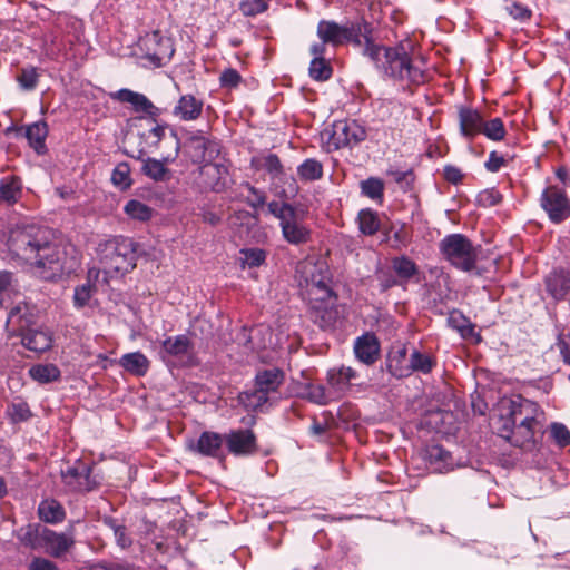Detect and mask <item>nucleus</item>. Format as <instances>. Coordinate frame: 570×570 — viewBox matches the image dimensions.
I'll list each match as a JSON object with an SVG mask.
<instances>
[{"label": "nucleus", "instance_id": "f257e3e1", "mask_svg": "<svg viewBox=\"0 0 570 570\" xmlns=\"http://www.w3.org/2000/svg\"><path fill=\"white\" fill-rule=\"evenodd\" d=\"M543 411L540 405L521 395L503 397L492 417L498 434L511 445L532 451L537 445V434L541 432Z\"/></svg>", "mask_w": 570, "mask_h": 570}, {"label": "nucleus", "instance_id": "f03ea898", "mask_svg": "<svg viewBox=\"0 0 570 570\" xmlns=\"http://www.w3.org/2000/svg\"><path fill=\"white\" fill-rule=\"evenodd\" d=\"M8 248L14 257L33 266L43 279H53L63 273V253L47 227L28 225L11 230Z\"/></svg>", "mask_w": 570, "mask_h": 570}, {"label": "nucleus", "instance_id": "7ed1b4c3", "mask_svg": "<svg viewBox=\"0 0 570 570\" xmlns=\"http://www.w3.org/2000/svg\"><path fill=\"white\" fill-rule=\"evenodd\" d=\"M362 55L374 65L384 78L394 81L406 80L413 85H421L425 81L424 71L413 63L403 42L392 47L377 43L373 31L370 38L366 37Z\"/></svg>", "mask_w": 570, "mask_h": 570}, {"label": "nucleus", "instance_id": "20e7f679", "mask_svg": "<svg viewBox=\"0 0 570 570\" xmlns=\"http://www.w3.org/2000/svg\"><path fill=\"white\" fill-rule=\"evenodd\" d=\"M373 31L372 23L364 18L346 21L345 23L322 19L316 26V36L320 41L311 46H314L316 52H322L323 50L328 52V48L336 50L345 45L363 49L366 45V37L370 38Z\"/></svg>", "mask_w": 570, "mask_h": 570}, {"label": "nucleus", "instance_id": "39448f33", "mask_svg": "<svg viewBox=\"0 0 570 570\" xmlns=\"http://www.w3.org/2000/svg\"><path fill=\"white\" fill-rule=\"evenodd\" d=\"M137 243L125 236L112 237L98 246V257L106 275L126 274L136 267Z\"/></svg>", "mask_w": 570, "mask_h": 570}, {"label": "nucleus", "instance_id": "423d86ee", "mask_svg": "<svg viewBox=\"0 0 570 570\" xmlns=\"http://www.w3.org/2000/svg\"><path fill=\"white\" fill-rule=\"evenodd\" d=\"M268 212L279 220L283 238L291 245L299 246L312 239L311 228L304 224V210L291 203L273 200Z\"/></svg>", "mask_w": 570, "mask_h": 570}, {"label": "nucleus", "instance_id": "0eeeda50", "mask_svg": "<svg viewBox=\"0 0 570 570\" xmlns=\"http://www.w3.org/2000/svg\"><path fill=\"white\" fill-rule=\"evenodd\" d=\"M27 306H16L8 314V324L17 326L22 345L29 351L43 353L52 347L53 334L48 327H32Z\"/></svg>", "mask_w": 570, "mask_h": 570}, {"label": "nucleus", "instance_id": "6e6552de", "mask_svg": "<svg viewBox=\"0 0 570 570\" xmlns=\"http://www.w3.org/2000/svg\"><path fill=\"white\" fill-rule=\"evenodd\" d=\"M441 255L453 267L471 272L476 267L480 246H475L464 234H449L439 243Z\"/></svg>", "mask_w": 570, "mask_h": 570}, {"label": "nucleus", "instance_id": "1a4fd4ad", "mask_svg": "<svg viewBox=\"0 0 570 570\" xmlns=\"http://www.w3.org/2000/svg\"><path fill=\"white\" fill-rule=\"evenodd\" d=\"M366 129L354 119L334 121L321 132L327 151L353 148L366 139Z\"/></svg>", "mask_w": 570, "mask_h": 570}, {"label": "nucleus", "instance_id": "9d476101", "mask_svg": "<svg viewBox=\"0 0 570 570\" xmlns=\"http://www.w3.org/2000/svg\"><path fill=\"white\" fill-rule=\"evenodd\" d=\"M137 47L141 52V58L146 59L154 68L165 66L175 53L173 39L159 30L139 37Z\"/></svg>", "mask_w": 570, "mask_h": 570}, {"label": "nucleus", "instance_id": "9b49d317", "mask_svg": "<svg viewBox=\"0 0 570 570\" xmlns=\"http://www.w3.org/2000/svg\"><path fill=\"white\" fill-rule=\"evenodd\" d=\"M188 141L193 149V161L203 165V169H213L218 176L227 174L226 166L213 164L220 154V142L216 138L205 136L204 131L193 132Z\"/></svg>", "mask_w": 570, "mask_h": 570}, {"label": "nucleus", "instance_id": "f8f14e48", "mask_svg": "<svg viewBox=\"0 0 570 570\" xmlns=\"http://www.w3.org/2000/svg\"><path fill=\"white\" fill-rule=\"evenodd\" d=\"M65 485L76 493H89L101 485L99 475L94 474V464L77 460L72 465L61 471Z\"/></svg>", "mask_w": 570, "mask_h": 570}, {"label": "nucleus", "instance_id": "ddd939ff", "mask_svg": "<svg viewBox=\"0 0 570 570\" xmlns=\"http://www.w3.org/2000/svg\"><path fill=\"white\" fill-rule=\"evenodd\" d=\"M540 206L553 224H560L570 217V199L564 189L558 186L543 189Z\"/></svg>", "mask_w": 570, "mask_h": 570}, {"label": "nucleus", "instance_id": "4468645a", "mask_svg": "<svg viewBox=\"0 0 570 570\" xmlns=\"http://www.w3.org/2000/svg\"><path fill=\"white\" fill-rule=\"evenodd\" d=\"M227 451L234 456H252L258 453L259 445L252 429H233L224 434Z\"/></svg>", "mask_w": 570, "mask_h": 570}, {"label": "nucleus", "instance_id": "2eb2a0df", "mask_svg": "<svg viewBox=\"0 0 570 570\" xmlns=\"http://www.w3.org/2000/svg\"><path fill=\"white\" fill-rule=\"evenodd\" d=\"M170 140L174 144L173 153H169L167 156H165L163 160L150 157L144 160L141 171L155 181H166L169 179L170 170L166 167V164L174 161L178 157L180 150V139L176 130H170Z\"/></svg>", "mask_w": 570, "mask_h": 570}, {"label": "nucleus", "instance_id": "dca6fc26", "mask_svg": "<svg viewBox=\"0 0 570 570\" xmlns=\"http://www.w3.org/2000/svg\"><path fill=\"white\" fill-rule=\"evenodd\" d=\"M110 98L121 104H129L135 112H144L156 121L159 116L157 108L144 94L132 91L127 88L119 89L109 94Z\"/></svg>", "mask_w": 570, "mask_h": 570}, {"label": "nucleus", "instance_id": "f3484780", "mask_svg": "<svg viewBox=\"0 0 570 570\" xmlns=\"http://www.w3.org/2000/svg\"><path fill=\"white\" fill-rule=\"evenodd\" d=\"M358 376V373L353 367L342 365L327 371L326 382L336 399L341 400L351 390L353 382Z\"/></svg>", "mask_w": 570, "mask_h": 570}, {"label": "nucleus", "instance_id": "a211bd4d", "mask_svg": "<svg viewBox=\"0 0 570 570\" xmlns=\"http://www.w3.org/2000/svg\"><path fill=\"white\" fill-rule=\"evenodd\" d=\"M41 541L40 548L55 558L62 557L75 544L72 534L58 533L49 528H42Z\"/></svg>", "mask_w": 570, "mask_h": 570}, {"label": "nucleus", "instance_id": "6ab92c4d", "mask_svg": "<svg viewBox=\"0 0 570 570\" xmlns=\"http://www.w3.org/2000/svg\"><path fill=\"white\" fill-rule=\"evenodd\" d=\"M458 120L460 134L465 139L472 140L481 134L484 118L479 110L469 106H459Z\"/></svg>", "mask_w": 570, "mask_h": 570}, {"label": "nucleus", "instance_id": "aec40b11", "mask_svg": "<svg viewBox=\"0 0 570 570\" xmlns=\"http://www.w3.org/2000/svg\"><path fill=\"white\" fill-rule=\"evenodd\" d=\"M380 341L374 333H365L354 342L355 357L365 365H373L380 358Z\"/></svg>", "mask_w": 570, "mask_h": 570}, {"label": "nucleus", "instance_id": "412c9836", "mask_svg": "<svg viewBox=\"0 0 570 570\" xmlns=\"http://www.w3.org/2000/svg\"><path fill=\"white\" fill-rule=\"evenodd\" d=\"M223 443L224 434L204 431L200 433L196 444L191 446V450L203 456L224 460Z\"/></svg>", "mask_w": 570, "mask_h": 570}, {"label": "nucleus", "instance_id": "4be33fe9", "mask_svg": "<svg viewBox=\"0 0 570 570\" xmlns=\"http://www.w3.org/2000/svg\"><path fill=\"white\" fill-rule=\"evenodd\" d=\"M391 269L401 282L402 287L406 288L411 282L421 281V271L417 264L406 255H400L391 258Z\"/></svg>", "mask_w": 570, "mask_h": 570}, {"label": "nucleus", "instance_id": "5701e85b", "mask_svg": "<svg viewBox=\"0 0 570 570\" xmlns=\"http://www.w3.org/2000/svg\"><path fill=\"white\" fill-rule=\"evenodd\" d=\"M407 346L405 343L396 342L389 351L386 367L389 373L397 379L409 376Z\"/></svg>", "mask_w": 570, "mask_h": 570}, {"label": "nucleus", "instance_id": "b1692460", "mask_svg": "<svg viewBox=\"0 0 570 570\" xmlns=\"http://www.w3.org/2000/svg\"><path fill=\"white\" fill-rule=\"evenodd\" d=\"M285 373L278 367L261 370L256 373L254 379V386L272 395L277 393L279 387L284 384Z\"/></svg>", "mask_w": 570, "mask_h": 570}, {"label": "nucleus", "instance_id": "393cba45", "mask_svg": "<svg viewBox=\"0 0 570 570\" xmlns=\"http://www.w3.org/2000/svg\"><path fill=\"white\" fill-rule=\"evenodd\" d=\"M204 101L191 94L180 96L173 109V115L183 121H194L203 112Z\"/></svg>", "mask_w": 570, "mask_h": 570}, {"label": "nucleus", "instance_id": "a878e982", "mask_svg": "<svg viewBox=\"0 0 570 570\" xmlns=\"http://www.w3.org/2000/svg\"><path fill=\"white\" fill-rule=\"evenodd\" d=\"M547 292L556 299H563L570 292V271L558 268L553 269L546 277Z\"/></svg>", "mask_w": 570, "mask_h": 570}, {"label": "nucleus", "instance_id": "bb28decb", "mask_svg": "<svg viewBox=\"0 0 570 570\" xmlns=\"http://www.w3.org/2000/svg\"><path fill=\"white\" fill-rule=\"evenodd\" d=\"M194 348L191 340L185 335L179 334L176 336H169L161 342V357L183 358L189 354Z\"/></svg>", "mask_w": 570, "mask_h": 570}, {"label": "nucleus", "instance_id": "cd10ccee", "mask_svg": "<svg viewBox=\"0 0 570 570\" xmlns=\"http://www.w3.org/2000/svg\"><path fill=\"white\" fill-rule=\"evenodd\" d=\"M309 53L313 57L308 67L309 77L316 81L328 80L333 75V67L331 58H327V51L316 52L314 46H311Z\"/></svg>", "mask_w": 570, "mask_h": 570}, {"label": "nucleus", "instance_id": "c85d7f7f", "mask_svg": "<svg viewBox=\"0 0 570 570\" xmlns=\"http://www.w3.org/2000/svg\"><path fill=\"white\" fill-rule=\"evenodd\" d=\"M311 318L322 330L333 328L340 318L336 304L316 305L311 307Z\"/></svg>", "mask_w": 570, "mask_h": 570}, {"label": "nucleus", "instance_id": "c756f323", "mask_svg": "<svg viewBox=\"0 0 570 570\" xmlns=\"http://www.w3.org/2000/svg\"><path fill=\"white\" fill-rule=\"evenodd\" d=\"M425 458L438 472L449 471L454 466L452 454L439 444L429 445L425 450Z\"/></svg>", "mask_w": 570, "mask_h": 570}, {"label": "nucleus", "instance_id": "7c9ffc66", "mask_svg": "<svg viewBox=\"0 0 570 570\" xmlns=\"http://www.w3.org/2000/svg\"><path fill=\"white\" fill-rule=\"evenodd\" d=\"M22 193V180L19 176L10 175L0 179V204L14 205Z\"/></svg>", "mask_w": 570, "mask_h": 570}, {"label": "nucleus", "instance_id": "2f4dec72", "mask_svg": "<svg viewBox=\"0 0 570 570\" xmlns=\"http://www.w3.org/2000/svg\"><path fill=\"white\" fill-rule=\"evenodd\" d=\"M38 515L46 523H59L66 518L63 505L56 499H43L38 505Z\"/></svg>", "mask_w": 570, "mask_h": 570}, {"label": "nucleus", "instance_id": "473e14b6", "mask_svg": "<svg viewBox=\"0 0 570 570\" xmlns=\"http://www.w3.org/2000/svg\"><path fill=\"white\" fill-rule=\"evenodd\" d=\"M48 136V126L45 121H36L26 127V138L33 150L42 155L46 153V138Z\"/></svg>", "mask_w": 570, "mask_h": 570}, {"label": "nucleus", "instance_id": "72a5a7b5", "mask_svg": "<svg viewBox=\"0 0 570 570\" xmlns=\"http://www.w3.org/2000/svg\"><path fill=\"white\" fill-rule=\"evenodd\" d=\"M303 273L305 274V287L306 293L309 292L312 287H321L327 288L331 287V276L327 269H324L322 266L317 265H305Z\"/></svg>", "mask_w": 570, "mask_h": 570}, {"label": "nucleus", "instance_id": "f704fd0d", "mask_svg": "<svg viewBox=\"0 0 570 570\" xmlns=\"http://www.w3.org/2000/svg\"><path fill=\"white\" fill-rule=\"evenodd\" d=\"M102 523L112 531L116 544L121 550H127L132 546V537L129 533L127 527L119 519L105 515L102 518Z\"/></svg>", "mask_w": 570, "mask_h": 570}, {"label": "nucleus", "instance_id": "c9c22d12", "mask_svg": "<svg viewBox=\"0 0 570 570\" xmlns=\"http://www.w3.org/2000/svg\"><path fill=\"white\" fill-rule=\"evenodd\" d=\"M119 364L130 374L144 376L150 366L149 360L141 352L127 353L121 356Z\"/></svg>", "mask_w": 570, "mask_h": 570}, {"label": "nucleus", "instance_id": "e433bc0d", "mask_svg": "<svg viewBox=\"0 0 570 570\" xmlns=\"http://www.w3.org/2000/svg\"><path fill=\"white\" fill-rule=\"evenodd\" d=\"M28 373L39 384H49L59 381L61 377L59 367L51 363L32 365Z\"/></svg>", "mask_w": 570, "mask_h": 570}, {"label": "nucleus", "instance_id": "4c0bfd02", "mask_svg": "<svg viewBox=\"0 0 570 570\" xmlns=\"http://www.w3.org/2000/svg\"><path fill=\"white\" fill-rule=\"evenodd\" d=\"M360 232L365 236H373L381 229V219L376 210L363 208L357 214Z\"/></svg>", "mask_w": 570, "mask_h": 570}, {"label": "nucleus", "instance_id": "58836bf2", "mask_svg": "<svg viewBox=\"0 0 570 570\" xmlns=\"http://www.w3.org/2000/svg\"><path fill=\"white\" fill-rule=\"evenodd\" d=\"M42 525L36 523H29L24 527H21L16 535L20 543L30 549H39L41 547V533Z\"/></svg>", "mask_w": 570, "mask_h": 570}, {"label": "nucleus", "instance_id": "ea45409f", "mask_svg": "<svg viewBox=\"0 0 570 570\" xmlns=\"http://www.w3.org/2000/svg\"><path fill=\"white\" fill-rule=\"evenodd\" d=\"M238 399L244 407L252 411H262L263 407L272 400L269 395L256 386H254L253 390L242 392Z\"/></svg>", "mask_w": 570, "mask_h": 570}, {"label": "nucleus", "instance_id": "a19ab883", "mask_svg": "<svg viewBox=\"0 0 570 570\" xmlns=\"http://www.w3.org/2000/svg\"><path fill=\"white\" fill-rule=\"evenodd\" d=\"M361 194L379 204L383 203L385 185L379 177H368L360 183Z\"/></svg>", "mask_w": 570, "mask_h": 570}, {"label": "nucleus", "instance_id": "79ce46f5", "mask_svg": "<svg viewBox=\"0 0 570 570\" xmlns=\"http://www.w3.org/2000/svg\"><path fill=\"white\" fill-rule=\"evenodd\" d=\"M436 362L433 357L428 354H423L417 350L411 353L409 362V376L414 372L429 374L433 371Z\"/></svg>", "mask_w": 570, "mask_h": 570}, {"label": "nucleus", "instance_id": "37998d69", "mask_svg": "<svg viewBox=\"0 0 570 570\" xmlns=\"http://www.w3.org/2000/svg\"><path fill=\"white\" fill-rule=\"evenodd\" d=\"M323 174V164L315 158H307L297 167V175L303 181L318 180Z\"/></svg>", "mask_w": 570, "mask_h": 570}, {"label": "nucleus", "instance_id": "c03bdc74", "mask_svg": "<svg viewBox=\"0 0 570 570\" xmlns=\"http://www.w3.org/2000/svg\"><path fill=\"white\" fill-rule=\"evenodd\" d=\"M307 399L318 405H326L331 402L338 401L332 393L330 385L311 384L307 387Z\"/></svg>", "mask_w": 570, "mask_h": 570}, {"label": "nucleus", "instance_id": "a18cd8bd", "mask_svg": "<svg viewBox=\"0 0 570 570\" xmlns=\"http://www.w3.org/2000/svg\"><path fill=\"white\" fill-rule=\"evenodd\" d=\"M306 295L311 307H315L316 305L336 304L337 302V295L334 293L332 287H312Z\"/></svg>", "mask_w": 570, "mask_h": 570}, {"label": "nucleus", "instance_id": "49530a36", "mask_svg": "<svg viewBox=\"0 0 570 570\" xmlns=\"http://www.w3.org/2000/svg\"><path fill=\"white\" fill-rule=\"evenodd\" d=\"M124 212L132 219L147 222L151 218L154 209L140 200L130 199L126 203Z\"/></svg>", "mask_w": 570, "mask_h": 570}, {"label": "nucleus", "instance_id": "de8ad7c7", "mask_svg": "<svg viewBox=\"0 0 570 570\" xmlns=\"http://www.w3.org/2000/svg\"><path fill=\"white\" fill-rule=\"evenodd\" d=\"M80 570H146L128 561H99L96 563H85Z\"/></svg>", "mask_w": 570, "mask_h": 570}, {"label": "nucleus", "instance_id": "09e8293b", "mask_svg": "<svg viewBox=\"0 0 570 570\" xmlns=\"http://www.w3.org/2000/svg\"><path fill=\"white\" fill-rule=\"evenodd\" d=\"M40 75L36 67L28 66L20 69L16 77L19 87L24 91H32L39 83Z\"/></svg>", "mask_w": 570, "mask_h": 570}, {"label": "nucleus", "instance_id": "8fccbe9b", "mask_svg": "<svg viewBox=\"0 0 570 570\" xmlns=\"http://www.w3.org/2000/svg\"><path fill=\"white\" fill-rule=\"evenodd\" d=\"M481 134L492 141H501L504 139L507 130L502 119L495 117L490 120H483Z\"/></svg>", "mask_w": 570, "mask_h": 570}, {"label": "nucleus", "instance_id": "3c124183", "mask_svg": "<svg viewBox=\"0 0 570 570\" xmlns=\"http://www.w3.org/2000/svg\"><path fill=\"white\" fill-rule=\"evenodd\" d=\"M240 189V196L252 208L256 209L265 204L266 194L263 190L257 189L249 183H243Z\"/></svg>", "mask_w": 570, "mask_h": 570}, {"label": "nucleus", "instance_id": "603ef678", "mask_svg": "<svg viewBox=\"0 0 570 570\" xmlns=\"http://www.w3.org/2000/svg\"><path fill=\"white\" fill-rule=\"evenodd\" d=\"M239 254L243 265H247L249 268L262 266L267 258V252L258 247L242 248Z\"/></svg>", "mask_w": 570, "mask_h": 570}, {"label": "nucleus", "instance_id": "864d4df0", "mask_svg": "<svg viewBox=\"0 0 570 570\" xmlns=\"http://www.w3.org/2000/svg\"><path fill=\"white\" fill-rule=\"evenodd\" d=\"M271 0H238V10L245 17H256L268 9Z\"/></svg>", "mask_w": 570, "mask_h": 570}, {"label": "nucleus", "instance_id": "5fc2aeb1", "mask_svg": "<svg viewBox=\"0 0 570 570\" xmlns=\"http://www.w3.org/2000/svg\"><path fill=\"white\" fill-rule=\"evenodd\" d=\"M111 181L121 190L128 189L131 186L130 168L127 163H120L115 167L111 174Z\"/></svg>", "mask_w": 570, "mask_h": 570}, {"label": "nucleus", "instance_id": "6e6d98bb", "mask_svg": "<svg viewBox=\"0 0 570 570\" xmlns=\"http://www.w3.org/2000/svg\"><path fill=\"white\" fill-rule=\"evenodd\" d=\"M7 415L12 423H20L31 417V411L27 402L11 403L7 407Z\"/></svg>", "mask_w": 570, "mask_h": 570}, {"label": "nucleus", "instance_id": "4d7b16f0", "mask_svg": "<svg viewBox=\"0 0 570 570\" xmlns=\"http://www.w3.org/2000/svg\"><path fill=\"white\" fill-rule=\"evenodd\" d=\"M95 292H96V286L94 284H91L90 281H88L86 284L77 286L75 288V293H73L75 307H77V308L85 307L89 303V301Z\"/></svg>", "mask_w": 570, "mask_h": 570}, {"label": "nucleus", "instance_id": "13d9d810", "mask_svg": "<svg viewBox=\"0 0 570 570\" xmlns=\"http://www.w3.org/2000/svg\"><path fill=\"white\" fill-rule=\"evenodd\" d=\"M501 193L495 188H489L480 191L476 196V204L480 207H493L502 202Z\"/></svg>", "mask_w": 570, "mask_h": 570}, {"label": "nucleus", "instance_id": "bf43d9fd", "mask_svg": "<svg viewBox=\"0 0 570 570\" xmlns=\"http://www.w3.org/2000/svg\"><path fill=\"white\" fill-rule=\"evenodd\" d=\"M509 16L520 22L530 20L532 11L524 4L519 2H508L504 7Z\"/></svg>", "mask_w": 570, "mask_h": 570}, {"label": "nucleus", "instance_id": "052dcab7", "mask_svg": "<svg viewBox=\"0 0 570 570\" xmlns=\"http://www.w3.org/2000/svg\"><path fill=\"white\" fill-rule=\"evenodd\" d=\"M550 430L551 436L559 448L563 449L570 445V431L564 424L552 423Z\"/></svg>", "mask_w": 570, "mask_h": 570}, {"label": "nucleus", "instance_id": "680f3d73", "mask_svg": "<svg viewBox=\"0 0 570 570\" xmlns=\"http://www.w3.org/2000/svg\"><path fill=\"white\" fill-rule=\"evenodd\" d=\"M242 82L240 73L234 68L225 69L219 76V85L222 88L234 89Z\"/></svg>", "mask_w": 570, "mask_h": 570}, {"label": "nucleus", "instance_id": "e2e57ef3", "mask_svg": "<svg viewBox=\"0 0 570 570\" xmlns=\"http://www.w3.org/2000/svg\"><path fill=\"white\" fill-rule=\"evenodd\" d=\"M389 175L393 177L395 183H397L404 191H409L413 188L415 177L412 169L405 171L391 170Z\"/></svg>", "mask_w": 570, "mask_h": 570}, {"label": "nucleus", "instance_id": "0e129e2a", "mask_svg": "<svg viewBox=\"0 0 570 570\" xmlns=\"http://www.w3.org/2000/svg\"><path fill=\"white\" fill-rule=\"evenodd\" d=\"M379 279L380 291L382 293L389 291L392 287L401 286V282L397 279L395 274L391 271H381L376 273Z\"/></svg>", "mask_w": 570, "mask_h": 570}, {"label": "nucleus", "instance_id": "69168bd1", "mask_svg": "<svg viewBox=\"0 0 570 570\" xmlns=\"http://www.w3.org/2000/svg\"><path fill=\"white\" fill-rule=\"evenodd\" d=\"M167 129H169V131L174 130L167 124H161V125L157 124L155 127H153L150 130H148V132L145 134V136H146L147 140L150 141V145L158 146L163 139H166V130ZM168 137L170 138V135Z\"/></svg>", "mask_w": 570, "mask_h": 570}, {"label": "nucleus", "instance_id": "338daca9", "mask_svg": "<svg viewBox=\"0 0 570 570\" xmlns=\"http://www.w3.org/2000/svg\"><path fill=\"white\" fill-rule=\"evenodd\" d=\"M263 168L274 177L283 174V165L276 154H268L264 157Z\"/></svg>", "mask_w": 570, "mask_h": 570}, {"label": "nucleus", "instance_id": "774afa93", "mask_svg": "<svg viewBox=\"0 0 570 570\" xmlns=\"http://www.w3.org/2000/svg\"><path fill=\"white\" fill-rule=\"evenodd\" d=\"M504 165V157L499 155L495 150H493L489 154V158L485 161L484 167L490 173H498Z\"/></svg>", "mask_w": 570, "mask_h": 570}]
</instances>
